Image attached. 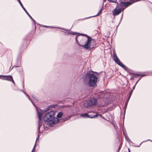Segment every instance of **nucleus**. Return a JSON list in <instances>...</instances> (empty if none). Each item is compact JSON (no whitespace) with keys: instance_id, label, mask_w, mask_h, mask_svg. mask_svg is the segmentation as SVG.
Wrapping results in <instances>:
<instances>
[{"instance_id":"nucleus-1","label":"nucleus","mask_w":152,"mask_h":152,"mask_svg":"<svg viewBox=\"0 0 152 152\" xmlns=\"http://www.w3.org/2000/svg\"><path fill=\"white\" fill-rule=\"evenodd\" d=\"M84 81L87 82L90 87L94 86L96 85L97 78L96 76L92 72H90L85 74L83 77Z\"/></svg>"},{"instance_id":"nucleus-2","label":"nucleus","mask_w":152,"mask_h":152,"mask_svg":"<svg viewBox=\"0 0 152 152\" xmlns=\"http://www.w3.org/2000/svg\"><path fill=\"white\" fill-rule=\"evenodd\" d=\"M128 3L121 1L119 3H117L116 7L113 11V14L114 16H115L119 14L121 11L124 10L129 6Z\"/></svg>"},{"instance_id":"nucleus-3","label":"nucleus","mask_w":152,"mask_h":152,"mask_svg":"<svg viewBox=\"0 0 152 152\" xmlns=\"http://www.w3.org/2000/svg\"><path fill=\"white\" fill-rule=\"evenodd\" d=\"M82 36H86L87 38V40L85 42L84 45H80V46L86 49H88L91 46V41L92 40L91 38L87 35L84 34H81Z\"/></svg>"},{"instance_id":"nucleus-4","label":"nucleus","mask_w":152,"mask_h":152,"mask_svg":"<svg viewBox=\"0 0 152 152\" xmlns=\"http://www.w3.org/2000/svg\"><path fill=\"white\" fill-rule=\"evenodd\" d=\"M55 113L54 111H51L46 113L44 118L45 121L46 122H49L51 120L52 117L55 116Z\"/></svg>"},{"instance_id":"nucleus-5","label":"nucleus","mask_w":152,"mask_h":152,"mask_svg":"<svg viewBox=\"0 0 152 152\" xmlns=\"http://www.w3.org/2000/svg\"><path fill=\"white\" fill-rule=\"evenodd\" d=\"M113 58L114 60L117 64L122 67L123 68L125 69H126V66L120 61L119 59L117 57L116 54L115 53H113Z\"/></svg>"},{"instance_id":"nucleus-6","label":"nucleus","mask_w":152,"mask_h":152,"mask_svg":"<svg viewBox=\"0 0 152 152\" xmlns=\"http://www.w3.org/2000/svg\"><path fill=\"white\" fill-rule=\"evenodd\" d=\"M58 121V120L57 118H55L54 116H53L51 120L48 122L49 124L52 125L53 124H56L57 123Z\"/></svg>"},{"instance_id":"nucleus-7","label":"nucleus","mask_w":152,"mask_h":152,"mask_svg":"<svg viewBox=\"0 0 152 152\" xmlns=\"http://www.w3.org/2000/svg\"><path fill=\"white\" fill-rule=\"evenodd\" d=\"M91 106H95L96 104L97 101L94 97L90 98L89 100Z\"/></svg>"},{"instance_id":"nucleus-8","label":"nucleus","mask_w":152,"mask_h":152,"mask_svg":"<svg viewBox=\"0 0 152 152\" xmlns=\"http://www.w3.org/2000/svg\"><path fill=\"white\" fill-rule=\"evenodd\" d=\"M81 116L83 118L88 117L91 118H93L95 117H96L98 116V115L97 114H96L95 115L91 116L89 115H88V113H85L84 114H81Z\"/></svg>"},{"instance_id":"nucleus-9","label":"nucleus","mask_w":152,"mask_h":152,"mask_svg":"<svg viewBox=\"0 0 152 152\" xmlns=\"http://www.w3.org/2000/svg\"><path fill=\"white\" fill-rule=\"evenodd\" d=\"M83 105L85 107L87 108L91 106L89 100L85 101L83 103Z\"/></svg>"},{"instance_id":"nucleus-10","label":"nucleus","mask_w":152,"mask_h":152,"mask_svg":"<svg viewBox=\"0 0 152 152\" xmlns=\"http://www.w3.org/2000/svg\"><path fill=\"white\" fill-rule=\"evenodd\" d=\"M68 34H72L73 35H77V36H76V38H75L76 41H77L78 40L77 39L78 36H80V35H81V34H82L78 33H77L76 32H69L68 33Z\"/></svg>"},{"instance_id":"nucleus-11","label":"nucleus","mask_w":152,"mask_h":152,"mask_svg":"<svg viewBox=\"0 0 152 152\" xmlns=\"http://www.w3.org/2000/svg\"><path fill=\"white\" fill-rule=\"evenodd\" d=\"M0 76H2L5 77L4 80L9 81H11L12 80V77L11 76H6V75H0Z\"/></svg>"},{"instance_id":"nucleus-12","label":"nucleus","mask_w":152,"mask_h":152,"mask_svg":"<svg viewBox=\"0 0 152 152\" xmlns=\"http://www.w3.org/2000/svg\"><path fill=\"white\" fill-rule=\"evenodd\" d=\"M102 9L101 8L100 9V11H99V13L96 15H95L93 16H92V17H88V18H85L82 19V20H84L86 19H88L89 18H91L92 17H96V16H97L99 15L100 14V13H102Z\"/></svg>"},{"instance_id":"nucleus-13","label":"nucleus","mask_w":152,"mask_h":152,"mask_svg":"<svg viewBox=\"0 0 152 152\" xmlns=\"http://www.w3.org/2000/svg\"><path fill=\"white\" fill-rule=\"evenodd\" d=\"M24 93L27 96V97L31 101V102L35 106V108H36V109L37 113V114H38V109H37V106H36V105H35V104L34 103V102H32L31 100V99H30V98H29V97L27 94H26L25 92H24Z\"/></svg>"},{"instance_id":"nucleus-14","label":"nucleus","mask_w":152,"mask_h":152,"mask_svg":"<svg viewBox=\"0 0 152 152\" xmlns=\"http://www.w3.org/2000/svg\"><path fill=\"white\" fill-rule=\"evenodd\" d=\"M139 0H130L129 2H126V3H128L129 4V6L133 3L134 2L138 1Z\"/></svg>"},{"instance_id":"nucleus-15","label":"nucleus","mask_w":152,"mask_h":152,"mask_svg":"<svg viewBox=\"0 0 152 152\" xmlns=\"http://www.w3.org/2000/svg\"><path fill=\"white\" fill-rule=\"evenodd\" d=\"M63 115V113L60 112H59L57 115V116L58 118H61V117Z\"/></svg>"},{"instance_id":"nucleus-16","label":"nucleus","mask_w":152,"mask_h":152,"mask_svg":"<svg viewBox=\"0 0 152 152\" xmlns=\"http://www.w3.org/2000/svg\"><path fill=\"white\" fill-rule=\"evenodd\" d=\"M130 97H129L128 98L127 101H126V103H125V106H124V107H125V110H124V112H125V111H126V107H127V104H128V102H129V101L130 99Z\"/></svg>"},{"instance_id":"nucleus-17","label":"nucleus","mask_w":152,"mask_h":152,"mask_svg":"<svg viewBox=\"0 0 152 152\" xmlns=\"http://www.w3.org/2000/svg\"><path fill=\"white\" fill-rule=\"evenodd\" d=\"M123 133L124 136H125L127 135L126 131L125 129H123Z\"/></svg>"},{"instance_id":"nucleus-18","label":"nucleus","mask_w":152,"mask_h":152,"mask_svg":"<svg viewBox=\"0 0 152 152\" xmlns=\"http://www.w3.org/2000/svg\"><path fill=\"white\" fill-rule=\"evenodd\" d=\"M108 1L111 3H117L116 0H108Z\"/></svg>"},{"instance_id":"nucleus-19","label":"nucleus","mask_w":152,"mask_h":152,"mask_svg":"<svg viewBox=\"0 0 152 152\" xmlns=\"http://www.w3.org/2000/svg\"><path fill=\"white\" fill-rule=\"evenodd\" d=\"M25 12H26V14L28 15L29 16V17L32 19V20H33V18H32L31 17V16L26 11V10L25 9V10H24Z\"/></svg>"},{"instance_id":"nucleus-20","label":"nucleus","mask_w":152,"mask_h":152,"mask_svg":"<svg viewBox=\"0 0 152 152\" xmlns=\"http://www.w3.org/2000/svg\"><path fill=\"white\" fill-rule=\"evenodd\" d=\"M124 136H125V138L126 140L127 141H129V140L127 136V135Z\"/></svg>"},{"instance_id":"nucleus-21","label":"nucleus","mask_w":152,"mask_h":152,"mask_svg":"<svg viewBox=\"0 0 152 152\" xmlns=\"http://www.w3.org/2000/svg\"><path fill=\"white\" fill-rule=\"evenodd\" d=\"M124 136H125V138L126 140L127 141H129V140L127 136V135Z\"/></svg>"},{"instance_id":"nucleus-22","label":"nucleus","mask_w":152,"mask_h":152,"mask_svg":"<svg viewBox=\"0 0 152 152\" xmlns=\"http://www.w3.org/2000/svg\"><path fill=\"white\" fill-rule=\"evenodd\" d=\"M18 2H19V3L20 4V5L21 6H22V3H21L20 1V0H18Z\"/></svg>"},{"instance_id":"nucleus-23","label":"nucleus","mask_w":152,"mask_h":152,"mask_svg":"<svg viewBox=\"0 0 152 152\" xmlns=\"http://www.w3.org/2000/svg\"><path fill=\"white\" fill-rule=\"evenodd\" d=\"M35 145H34V147L33 149V150L31 152H34V151H35Z\"/></svg>"},{"instance_id":"nucleus-24","label":"nucleus","mask_w":152,"mask_h":152,"mask_svg":"<svg viewBox=\"0 0 152 152\" xmlns=\"http://www.w3.org/2000/svg\"><path fill=\"white\" fill-rule=\"evenodd\" d=\"M132 91H133V90H131V92H130V95H129V97H130V96H131V95L132 94Z\"/></svg>"},{"instance_id":"nucleus-25","label":"nucleus","mask_w":152,"mask_h":152,"mask_svg":"<svg viewBox=\"0 0 152 152\" xmlns=\"http://www.w3.org/2000/svg\"><path fill=\"white\" fill-rule=\"evenodd\" d=\"M76 43L77 44L79 45V46H80V45H80V44L79 43V42H78V41L77 40V41H76Z\"/></svg>"},{"instance_id":"nucleus-26","label":"nucleus","mask_w":152,"mask_h":152,"mask_svg":"<svg viewBox=\"0 0 152 152\" xmlns=\"http://www.w3.org/2000/svg\"><path fill=\"white\" fill-rule=\"evenodd\" d=\"M70 117H69V118H66L64 119V120H65V121H66V120H67L69 119H70Z\"/></svg>"},{"instance_id":"nucleus-27","label":"nucleus","mask_w":152,"mask_h":152,"mask_svg":"<svg viewBox=\"0 0 152 152\" xmlns=\"http://www.w3.org/2000/svg\"><path fill=\"white\" fill-rule=\"evenodd\" d=\"M22 7V8H23V9L24 10H25V9L24 8V7H23V4H22V6H21Z\"/></svg>"},{"instance_id":"nucleus-28","label":"nucleus","mask_w":152,"mask_h":152,"mask_svg":"<svg viewBox=\"0 0 152 152\" xmlns=\"http://www.w3.org/2000/svg\"><path fill=\"white\" fill-rule=\"evenodd\" d=\"M121 148V146H119V148H118V150L117 151V152H118V151Z\"/></svg>"},{"instance_id":"nucleus-29","label":"nucleus","mask_w":152,"mask_h":152,"mask_svg":"<svg viewBox=\"0 0 152 152\" xmlns=\"http://www.w3.org/2000/svg\"><path fill=\"white\" fill-rule=\"evenodd\" d=\"M11 81H12L14 84L15 83L14 82V80H13V78H12V80Z\"/></svg>"},{"instance_id":"nucleus-30","label":"nucleus","mask_w":152,"mask_h":152,"mask_svg":"<svg viewBox=\"0 0 152 152\" xmlns=\"http://www.w3.org/2000/svg\"><path fill=\"white\" fill-rule=\"evenodd\" d=\"M136 85L135 84V85H134V86L133 87V89H134L135 88V86H136Z\"/></svg>"},{"instance_id":"nucleus-31","label":"nucleus","mask_w":152,"mask_h":152,"mask_svg":"<svg viewBox=\"0 0 152 152\" xmlns=\"http://www.w3.org/2000/svg\"><path fill=\"white\" fill-rule=\"evenodd\" d=\"M38 117H39V119H40V116L39 115Z\"/></svg>"},{"instance_id":"nucleus-32","label":"nucleus","mask_w":152,"mask_h":152,"mask_svg":"<svg viewBox=\"0 0 152 152\" xmlns=\"http://www.w3.org/2000/svg\"><path fill=\"white\" fill-rule=\"evenodd\" d=\"M106 0H103V3L104 2H106Z\"/></svg>"},{"instance_id":"nucleus-33","label":"nucleus","mask_w":152,"mask_h":152,"mask_svg":"<svg viewBox=\"0 0 152 152\" xmlns=\"http://www.w3.org/2000/svg\"><path fill=\"white\" fill-rule=\"evenodd\" d=\"M60 28V29H64V30H66V29H63V28Z\"/></svg>"},{"instance_id":"nucleus-34","label":"nucleus","mask_w":152,"mask_h":152,"mask_svg":"<svg viewBox=\"0 0 152 152\" xmlns=\"http://www.w3.org/2000/svg\"><path fill=\"white\" fill-rule=\"evenodd\" d=\"M139 80H138L137 81V82L136 83V84H135V85L139 81Z\"/></svg>"},{"instance_id":"nucleus-35","label":"nucleus","mask_w":152,"mask_h":152,"mask_svg":"<svg viewBox=\"0 0 152 152\" xmlns=\"http://www.w3.org/2000/svg\"><path fill=\"white\" fill-rule=\"evenodd\" d=\"M128 151H129L128 152H130V149H129V148H128Z\"/></svg>"},{"instance_id":"nucleus-36","label":"nucleus","mask_w":152,"mask_h":152,"mask_svg":"<svg viewBox=\"0 0 152 152\" xmlns=\"http://www.w3.org/2000/svg\"><path fill=\"white\" fill-rule=\"evenodd\" d=\"M38 139V136L37 137V139H36V142H37V139Z\"/></svg>"},{"instance_id":"nucleus-37","label":"nucleus","mask_w":152,"mask_h":152,"mask_svg":"<svg viewBox=\"0 0 152 152\" xmlns=\"http://www.w3.org/2000/svg\"><path fill=\"white\" fill-rule=\"evenodd\" d=\"M145 75H142V76H144Z\"/></svg>"},{"instance_id":"nucleus-38","label":"nucleus","mask_w":152,"mask_h":152,"mask_svg":"<svg viewBox=\"0 0 152 152\" xmlns=\"http://www.w3.org/2000/svg\"><path fill=\"white\" fill-rule=\"evenodd\" d=\"M150 140V141H151L152 142V141L151 140Z\"/></svg>"},{"instance_id":"nucleus-39","label":"nucleus","mask_w":152,"mask_h":152,"mask_svg":"<svg viewBox=\"0 0 152 152\" xmlns=\"http://www.w3.org/2000/svg\"><path fill=\"white\" fill-rule=\"evenodd\" d=\"M141 79V78H140L139 79V80H140V79Z\"/></svg>"},{"instance_id":"nucleus-40","label":"nucleus","mask_w":152,"mask_h":152,"mask_svg":"<svg viewBox=\"0 0 152 152\" xmlns=\"http://www.w3.org/2000/svg\"><path fill=\"white\" fill-rule=\"evenodd\" d=\"M32 97L33 98H34V97H33V96H32Z\"/></svg>"},{"instance_id":"nucleus-41","label":"nucleus","mask_w":152,"mask_h":152,"mask_svg":"<svg viewBox=\"0 0 152 152\" xmlns=\"http://www.w3.org/2000/svg\"><path fill=\"white\" fill-rule=\"evenodd\" d=\"M141 143H140V145L141 144Z\"/></svg>"}]
</instances>
